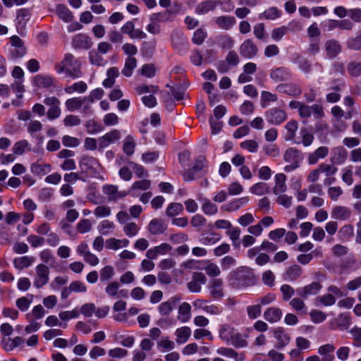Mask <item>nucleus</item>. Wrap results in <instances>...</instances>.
I'll return each instance as SVG.
<instances>
[{
    "label": "nucleus",
    "mask_w": 361,
    "mask_h": 361,
    "mask_svg": "<svg viewBox=\"0 0 361 361\" xmlns=\"http://www.w3.org/2000/svg\"><path fill=\"white\" fill-rule=\"evenodd\" d=\"M219 338L226 343L236 348H243L248 345L247 334H241L229 324H223L219 328Z\"/></svg>",
    "instance_id": "nucleus-1"
},
{
    "label": "nucleus",
    "mask_w": 361,
    "mask_h": 361,
    "mask_svg": "<svg viewBox=\"0 0 361 361\" xmlns=\"http://www.w3.org/2000/svg\"><path fill=\"white\" fill-rule=\"evenodd\" d=\"M81 63L71 54H66L61 62L56 63L54 68L58 73H65L73 78L81 76Z\"/></svg>",
    "instance_id": "nucleus-2"
},
{
    "label": "nucleus",
    "mask_w": 361,
    "mask_h": 361,
    "mask_svg": "<svg viewBox=\"0 0 361 361\" xmlns=\"http://www.w3.org/2000/svg\"><path fill=\"white\" fill-rule=\"evenodd\" d=\"M229 281L236 288L247 287L252 283L253 275L247 267H239L230 273Z\"/></svg>",
    "instance_id": "nucleus-3"
},
{
    "label": "nucleus",
    "mask_w": 361,
    "mask_h": 361,
    "mask_svg": "<svg viewBox=\"0 0 361 361\" xmlns=\"http://www.w3.org/2000/svg\"><path fill=\"white\" fill-rule=\"evenodd\" d=\"M82 173L93 176L99 173L101 165L98 160L92 157H84L79 162Z\"/></svg>",
    "instance_id": "nucleus-4"
},
{
    "label": "nucleus",
    "mask_w": 361,
    "mask_h": 361,
    "mask_svg": "<svg viewBox=\"0 0 361 361\" xmlns=\"http://www.w3.org/2000/svg\"><path fill=\"white\" fill-rule=\"evenodd\" d=\"M11 47L9 49L8 57L9 59L16 61L25 56L26 49L21 39L16 35L11 38Z\"/></svg>",
    "instance_id": "nucleus-5"
},
{
    "label": "nucleus",
    "mask_w": 361,
    "mask_h": 361,
    "mask_svg": "<svg viewBox=\"0 0 361 361\" xmlns=\"http://www.w3.org/2000/svg\"><path fill=\"white\" fill-rule=\"evenodd\" d=\"M36 277L33 284L37 288H40L47 284L49 281V270L48 267L43 264H38L36 267Z\"/></svg>",
    "instance_id": "nucleus-6"
},
{
    "label": "nucleus",
    "mask_w": 361,
    "mask_h": 361,
    "mask_svg": "<svg viewBox=\"0 0 361 361\" xmlns=\"http://www.w3.org/2000/svg\"><path fill=\"white\" fill-rule=\"evenodd\" d=\"M103 192L108 197L110 202H116L129 194L128 191L118 190V187L115 185H104Z\"/></svg>",
    "instance_id": "nucleus-7"
},
{
    "label": "nucleus",
    "mask_w": 361,
    "mask_h": 361,
    "mask_svg": "<svg viewBox=\"0 0 361 361\" xmlns=\"http://www.w3.org/2000/svg\"><path fill=\"white\" fill-rule=\"evenodd\" d=\"M274 338L276 340V348L283 349L290 341V336L283 328L276 327L272 329Z\"/></svg>",
    "instance_id": "nucleus-8"
},
{
    "label": "nucleus",
    "mask_w": 361,
    "mask_h": 361,
    "mask_svg": "<svg viewBox=\"0 0 361 361\" xmlns=\"http://www.w3.org/2000/svg\"><path fill=\"white\" fill-rule=\"evenodd\" d=\"M266 120L274 125H279L287 118L286 113L279 108H271L265 114Z\"/></svg>",
    "instance_id": "nucleus-9"
},
{
    "label": "nucleus",
    "mask_w": 361,
    "mask_h": 361,
    "mask_svg": "<svg viewBox=\"0 0 361 361\" xmlns=\"http://www.w3.org/2000/svg\"><path fill=\"white\" fill-rule=\"evenodd\" d=\"M322 285L317 281H313L303 287L297 289V293L302 298L306 299L310 296L317 295L322 290Z\"/></svg>",
    "instance_id": "nucleus-10"
},
{
    "label": "nucleus",
    "mask_w": 361,
    "mask_h": 361,
    "mask_svg": "<svg viewBox=\"0 0 361 361\" xmlns=\"http://www.w3.org/2000/svg\"><path fill=\"white\" fill-rule=\"evenodd\" d=\"M207 282L205 275L202 272H194L192 279L188 283V290L192 293H200L202 290V286Z\"/></svg>",
    "instance_id": "nucleus-11"
},
{
    "label": "nucleus",
    "mask_w": 361,
    "mask_h": 361,
    "mask_svg": "<svg viewBox=\"0 0 361 361\" xmlns=\"http://www.w3.org/2000/svg\"><path fill=\"white\" fill-rule=\"evenodd\" d=\"M121 133L118 130L114 129L109 133H106L103 136L98 139V145L100 149L107 147L112 143L121 139Z\"/></svg>",
    "instance_id": "nucleus-12"
},
{
    "label": "nucleus",
    "mask_w": 361,
    "mask_h": 361,
    "mask_svg": "<svg viewBox=\"0 0 361 361\" xmlns=\"http://www.w3.org/2000/svg\"><path fill=\"white\" fill-rule=\"evenodd\" d=\"M224 281L221 279H213L210 280L207 288L211 296L215 299H219L224 296Z\"/></svg>",
    "instance_id": "nucleus-13"
},
{
    "label": "nucleus",
    "mask_w": 361,
    "mask_h": 361,
    "mask_svg": "<svg viewBox=\"0 0 361 361\" xmlns=\"http://www.w3.org/2000/svg\"><path fill=\"white\" fill-rule=\"evenodd\" d=\"M92 44L91 37L83 33L75 35L72 39V46L75 49H89Z\"/></svg>",
    "instance_id": "nucleus-14"
},
{
    "label": "nucleus",
    "mask_w": 361,
    "mask_h": 361,
    "mask_svg": "<svg viewBox=\"0 0 361 361\" xmlns=\"http://www.w3.org/2000/svg\"><path fill=\"white\" fill-rule=\"evenodd\" d=\"M290 71L285 67H279L271 70L269 76L274 82L288 80L290 78Z\"/></svg>",
    "instance_id": "nucleus-15"
},
{
    "label": "nucleus",
    "mask_w": 361,
    "mask_h": 361,
    "mask_svg": "<svg viewBox=\"0 0 361 361\" xmlns=\"http://www.w3.org/2000/svg\"><path fill=\"white\" fill-rule=\"evenodd\" d=\"M214 23L219 29L229 30L234 27L236 20L231 16H220L214 18Z\"/></svg>",
    "instance_id": "nucleus-16"
},
{
    "label": "nucleus",
    "mask_w": 361,
    "mask_h": 361,
    "mask_svg": "<svg viewBox=\"0 0 361 361\" xmlns=\"http://www.w3.org/2000/svg\"><path fill=\"white\" fill-rule=\"evenodd\" d=\"M276 90L281 93L287 94L290 96L297 97L302 93L299 85L295 83H283L278 85Z\"/></svg>",
    "instance_id": "nucleus-17"
},
{
    "label": "nucleus",
    "mask_w": 361,
    "mask_h": 361,
    "mask_svg": "<svg viewBox=\"0 0 361 361\" xmlns=\"http://www.w3.org/2000/svg\"><path fill=\"white\" fill-rule=\"evenodd\" d=\"M240 53L241 56L247 59H251L257 54V47L252 40L246 39L240 45Z\"/></svg>",
    "instance_id": "nucleus-18"
},
{
    "label": "nucleus",
    "mask_w": 361,
    "mask_h": 361,
    "mask_svg": "<svg viewBox=\"0 0 361 361\" xmlns=\"http://www.w3.org/2000/svg\"><path fill=\"white\" fill-rule=\"evenodd\" d=\"M286 176L283 173H276L274 176L273 192L275 195L284 193L287 190Z\"/></svg>",
    "instance_id": "nucleus-19"
},
{
    "label": "nucleus",
    "mask_w": 361,
    "mask_h": 361,
    "mask_svg": "<svg viewBox=\"0 0 361 361\" xmlns=\"http://www.w3.org/2000/svg\"><path fill=\"white\" fill-rule=\"evenodd\" d=\"M220 0H206L200 3L195 8V13L198 15H204L214 11L219 6Z\"/></svg>",
    "instance_id": "nucleus-20"
},
{
    "label": "nucleus",
    "mask_w": 361,
    "mask_h": 361,
    "mask_svg": "<svg viewBox=\"0 0 361 361\" xmlns=\"http://www.w3.org/2000/svg\"><path fill=\"white\" fill-rule=\"evenodd\" d=\"M180 300L178 295L170 298L167 301L161 302L158 307L159 312L163 316H168L171 314L176 304Z\"/></svg>",
    "instance_id": "nucleus-21"
},
{
    "label": "nucleus",
    "mask_w": 361,
    "mask_h": 361,
    "mask_svg": "<svg viewBox=\"0 0 361 361\" xmlns=\"http://www.w3.org/2000/svg\"><path fill=\"white\" fill-rule=\"evenodd\" d=\"M282 315V310L279 307H276L267 308L263 314L264 319L271 324L276 323L280 321Z\"/></svg>",
    "instance_id": "nucleus-22"
},
{
    "label": "nucleus",
    "mask_w": 361,
    "mask_h": 361,
    "mask_svg": "<svg viewBox=\"0 0 361 361\" xmlns=\"http://www.w3.org/2000/svg\"><path fill=\"white\" fill-rule=\"evenodd\" d=\"M331 214L335 219L345 221L350 219L352 212L348 207L338 205L332 209Z\"/></svg>",
    "instance_id": "nucleus-23"
},
{
    "label": "nucleus",
    "mask_w": 361,
    "mask_h": 361,
    "mask_svg": "<svg viewBox=\"0 0 361 361\" xmlns=\"http://www.w3.org/2000/svg\"><path fill=\"white\" fill-rule=\"evenodd\" d=\"M302 159L300 151L293 147L288 148L283 154V159L287 163L300 164Z\"/></svg>",
    "instance_id": "nucleus-24"
},
{
    "label": "nucleus",
    "mask_w": 361,
    "mask_h": 361,
    "mask_svg": "<svg viewBox=\"0 0 361 361\" xmlns=\"http://www.w3.org/2000/svg\"><path fill=\"white\" fill-rule=\"evenodd\" d=\"M249 202V197H242L234 199L223 206V209L228 212H234L244 207Z\"/></svg>",
    "instance_id": "nucleus-25"
},
{
    "label": "nucleus",
    "mask_w": 361,
    "mask_h": 361,
    "mask_svg": "<svg viewBox=\"0 0 361 361\" xmlns=\"http://www.w3.org/2000/svg\"><path fill=\"white\" fill-rule=\"evenodd\" d=\"M33 84L39 88H49L54 85V79L48 75L39 74L34 77Z\"/></svg>",
    "instance_id": "nucleus-26"
},
{
    "label": "nucleus",
    "mask_w": 361,
    "mask_h": 361,
    "mask_svg": "<svg viewBox=\"0 0 361 361\" xmlns=\"http://www.w3.org/2000/svg\"><path fill=\"white\" fill-rule=\"evenodd\" d=\"M166 228L164 221L160 219H153L147 226L149 232L152 235L161 234L166 231Z\"/></svg>",
    "instance_id": "nucleus-27"
},
{
    "label": "nucleus",
    "mask_w": 361,
    "mask_h": 361,
    "mask_svg": "<svg viewBox=\"0 0 361 361\" xmlns=\"http://www.w3.org/2000/svg\"><path fill=\"white\" fill-rule=\"evenodd\" d=\"M325 51L328 58L334 59L341 51V46L338 41L329 39L325 43Z\"/></svg>",
    "instance_id": "nucleus-28"
},
{
    "label": "nucleus",
    "mask_w": 361,
    "mask_h": 361,
    "mask_svg": "<svg viewBox=\"0 0 361 361\" xmlns=\"http://www.w3.org/2000/svg\"><path fill=\"white\" fill-rule=\"evenodd\" d=\"M191 329L189 326H183L175 331L176 343L181 345L186 343L191 336Z\"/></svg>",
    "instance_id": "nucleus-29"
},
{
    "label": "nucleus",
    "mask_w": 361,
    "mask_h": 361,
    "mask_svg": "<svg viewBox=\"0 0 361 361\" xmlns=\"http://www.w3.org/2000/svg\"><path fill=\"white\" fill-rule=\"evenodd\" d=\"M191 318V305L185 302L178 307V319L182 323L188 322Z\"/></svg>",
    "instance_id": "nucleus-30"
},
{
    "label": "nucleus",
    "mask_w": 361,
    "mask_h": 361,
    "mask_svg": "<svg viewBox=\"0 0 361 361\" xmlns=\"http://www.w3.org/2000/svg\"><path fill=\"white\" fill-rule=\"evenodd\" d=\"M130 241L128 239H117L111 238L106 241V247L109 250H117L122 247H128Z\"/></svg>",
    "instance_id": "nucleus-31"
},
{
    "label": "nucleus",
    "mask_w": 361,
    "mask_h": 361,
    "mask_svg": "<svg viewBox=\"0 0 361 361\" xmlns=\"http://www.w3.org/2000/svg\"><path fill=\"white\" fill-rule=\"evenodd\" d=\"M151 185V181L147 179H142L140 180L135 181L131 185L128 190L129 194L130 193L133 197L138 196L137 190H146L149 188Z\"/></svg>",
    "instance_id": "nucleus-32"
},
{
    "label": "nucleus",
    "mask_w": 361,
    "mask_h": 361,
    "mask_svg": "<svg viewBox=\"0 0 361 361\" xmlns=\"http://www.w3.org/2000/svg\"><path fill=\"white\" fill-rule=\"evenodd\" d=\"M329 153L327 147H319L313 153L310 154L308 156V162L310 164H316L319 159L324 158Z\"/></svg>",
    "instance_id": "nucleus-33"
},
{
    "label": "nucleus",
    "mask_w": 361,
    "mask_h": 361,
    "mask_svg": "<svg viewBox=\"0 0 361 361\" xmlns=\"http://www.w3.org/2000/svg\"><path fill=\"white\" fill-rule=\"evenodd\" d=\"M35 262V257L31 256H23L13 259L15 268L22 270L30 267Z\"/></svg>",
    "instance_id": "nucleus-34"
},
{
    "label": "nucleus",
    "mask_w": 361,
    "mask_h": 361,
    "mask_svg": "<svg viewBox=\"0 0 361 361\" xmlns=\"http://www.w3.org/2000/svg\"><path fill=\"white\" fill-rule=\"evenodd\" d=\"M56 13L59 18L66 23L72 21L73 18L72 12L63 4H59L56 6Z\"/></svg>",
    "instance_id": "nucleus-35"
},
{
    "label": "nucleus",
    "mask_w": 361,
    "mask_h": 361,
    "mask_svg": "<svg viewBox=\"0 0 361 361\" xmlns=\"http://www.w3.org/2000/svg\"><path fill=\"white\" fill-rule=\"evenodd\" d=\"M87 102L85 97H73L66 101L65 105L69 111H75L80 108Z\"/></svg>",
    "instance_id": "nucleus-36"
},
{
    "label": "nucleus",
    "mask_w": 361,
    "mask_h": 361,
    "mask_svg": "<svg viewBox=\"0 0 361 361\" xmlns=\"http://www.w3.org/2000/svg\"><path fill=\"white\" fill-rule=\"evenodd\" d=\"M115 228V224L109 220H103L97 226L99 233L103 235H110L114 232Z\"/></svg>",
    "instance_id": "nucleus-37"
},
{
    "label": "nucleus",
    "mask_w": 361,
    "mask_h": 361,
    "mask_svg": "<svg viewBox=\"0 0 361 361\" xmlns=\"http://www.w3.org/2000/svg\"><path fill=\"white\" fill-rule=\"evenodd\" d=\"M281 11L278 8L272 6L259 15V19L274 20L280 17Z\"/></svg>",
    "instance_id": "nucleus-38"
},
{
    "label": "nucleus",
    "mask_w": 361,
    "mask_h": 361,
    "mask_svg": "<svg viewBox=\"0 0 361 361\" xmlns=\"http://www.w3.org/2000/svg\"><path fill=\"white\" fill-rule=\"evenodd\" d=\"M285 128L286 130V133L284 136V139L286 141L293 140L298 128V122L295 120H291L286 123Z\"/></svg>",
    "instance_id": "nucleus-39"
},
{
    "label": "nucleus",
    "mask_w": 361,
    "mask_h": 361,
    "mask_svg": "<svg viewBox=\"0 0 361 361\" xmlns=\"http://www.w3.org/2000/svg\"><path fill=\"white\" fill-rule=\"evenodd\" d=\"M51 171L49 164L35 163L31 166V171L37 176H44Z\"/></svg>",
    "instance_id": "nucleus-40"
},
{
    "label": "nucleus",
    "mask_w": 361,
    "mask_h": 361,
    "mask_svg": "<svg viewBox=\"0 0 361 361\" xmlns=\"http://www.w3.org/2000/svg\"><path fill=\"white\" fill-rule=\"evenodd\" d=\"M32 300L33 295H28L27 296L18 298L16 301V305L20 311L25 312L30 308Z\"/></svg>",
    "instance_id": "nucleus-41"
},
{
    "label": "nucleus",
    "mask_w": 361,
    "mask_h": 361,
    "mask_svg": "<svg viewBox=\"0 0 361 361\" xmlns=\"http://www.w3.org/2000/svg\"><path fill=\"white\" fill-rule=\"evenodd\" d=\"M137 66L135 58L129 56L126 59L124 67L121 71L126 77H130L133 75V70Z\"/></svg>",
    "instance_id": "nucleus-42"
},
{
    "label": "nucleus",
    "mask_w": 361,
    "mask_h": 361,
    "mask_svg": "<svg viewBox=\"0 0 361 361\" xmlns=\"http://www.w3.org/2000/svg\"><path fill=\"white\" fill-rule=\"evenodd\" d=\"M135 142L132 135H128L123 140V150L127 156H131L135 151Z\"/></svg>",
    "instance_id": "nucleus-43"
},
{
    "label": "nucleus",
    "mask_w": 361,
    "mask_h": 361,
    "mask_svg": "<svg viewBox=\"0 0 361 361\" xmlns=\"http://www.w3.org/2000/svg\"><path fill=\"white\" fill-rule=\"evenodd\" d=\"M250 192L256 195H263L269 192V187L265 183L259 182L250 188Z\"/></svg>",
    "instance_id": "nucleus-44"
},
{
    "label": "nucleus",
    "mask_w": 361,
    "mask_h": 361,
    "mask_svg": "<svg viewBox=\"0 0 361 361\" xmlns=\"http://www.w3.org/2000/svg\"><path fill=\"white\" fill-rule=\"evenodd\" d=\"M45 314V310L41 305L35 306L31 312L26 314V319L29 321L34 319H40Z\"/></svg>",
    "instance_id": "nucleus-45"
},
{
    "label": "nucleus",
    "mask_w": 361,
    "mask_h": 361,
    "mask_svg": "<svg viewBox=\"0 0 361 361\" xmlns=\"http://www.w3.org/2000/svg\"><path fill=\"white\" fill-rule=\"evenodd\" d=\"M87 90V84L83 81H79L73 83L72 85L66 87L65 91L68 94H72L73 92L84 93Z\"/></svg>",
    "instance_id": "nucleus-46"
},
{
    "label": "nucleus",
    "mask_w": 361,
    "mask_h": 361,
    "mask_svg": "<svg viewBox=\"0 0 361 361\" xmlns=\"http://www.w3.org/2000/svg\"><path fill=\"white\" fill-rule=\"evenodd\" d=\"M140 227L138 225L133 221L127 222L123 226V232L129 238L135 237L137 235Z\"/></svg>",
    "instance_id": "nucleus-47"
},
{
    "label": "nucleus",
    "mask_w": 361,
    "mask_h": 361,
    "mask_svg": "<svg viewBox=\"0 0 361 361\" xmlns=\"http://www.w3.org/2000/svg\"><path fill=\"white\" fill-rule=\"evenodd\" d=\"M240 228L233 226H231V227L226 231V234L232 241L234 247L240 246L238 240L240 235Z\"/></svg>",
    "instance_id": "nucleus-48"
},
{
    "label": "nucleus",
    "mask_w": 361,
    "mask_h": 361,
    "mask_svg": "<svg viewBox=\"0 0 361 361\" xmlns=\"http://www.w3.org/2000/svg\"><path fill=\"white\" fill-rule=\"evenodd\" d=\"M302 272L303 270L300 266L294 264L288 267L286 275L290 281H295L302 275Z\"/></svg>",
    "instance_id": "nucleus-49"
},
{
    "label": "nucleus",
    "mask_w": 361,
    "mask_h": 361,
    "mask_svg": "<svg viewBox=\"0 0 361 361\" xmlns=\"http://www.w3.org/2000/svg\"><path fill=\"white\" fill-rule=\"evenodd\" d=\"M183 211V206L180 203L173 202L168 205L166 214L169 217L178 215Z\"/></svg>",
    "instance_id": "nucleus-50"
},
{
    "label": "nucleus",
    "mask_w": 361,
    "mask_h": 361,
    "mask_svg": "<svg viewBox=\"0 0 361 361\" xmlns=\"http://www.w3.org/2000/svg\"><path fill=\"white\" fill-rule=\"evenodd\" d=\"M356 259L354 256L350 255L345 258L340 265V268L343 272L355 270Z\"/></svg>",
    "instance_id": "nucleus-51"
},
{
    "label": "nucleus",
    "mask_w": 361,
    "mask_h": 361,
    "mask_svg": "<svg viewBox=\"0 0 361 361\" xmlns=\"http://www.w3.org/2000/svg\"><path fill=\"white\" fill-rule=\"evenodd\" d=\"M202 210L206 215H214L218 212L217 206L209 200L204 199L202 206Z\"/></svg>",
    "instance_id": "nucleus-52"
},
{
    "label": "nucleus",
    "mask_w": 361,
    "mask_h": 361,
    "mask_svg": "<svg viewBox=\"0 0 361 361\" xmlns=\"http://www.w3.org/2000/svg\"><path fill=\"white\" fill-rule=\"evenodd\" d=\"M221 235L217 233L211 232L208 235H204L200 239V243L204 245H212L220 240Z\"/></svg>",
    "instance_id": "nucleus-53"
},
{
    "label": "nucleus",
    "mask_w": 361,
    "mask_h": 361,
    "mask_svg": "<svg viewBox=\"0 0 361 361\" xmlns=\"http://www.w3.org/2000/svg\"><path fill=\"white\" fill-rule=\"evenodd\" d=\"M30 146L29 142L26 140H21L16 142L13 146L12 151L16 155H22L25 153V149Z\"/></svg>",
    "instance_id": "nucleus-54"
},
{
    "label": "nucleus",
    "mask_w": 361,
    "mask_h": 361,
    "mask_svg": "<svg viewBox=\"0 0 361 361\" xmlns=\"http://www.w3.org/2000/svg\"><path fill=\"white\" fill-rule=\"evenodd\" d=\"M302 137L301 143L305 147H309L313 142L314 137L313 134L306 128H302L300 131Z\"/></svg>",
    "instance_id": "nucleus-55"
},
{
    "label": "nucleus",
    "mask_w": 361,
    "mask_h": 361,
    "mask_svg": "<svg viewBox=\"0 0 361 361\" xmlns=\"http://www.w3.org/2000/svg\"><path fill=\"white\" fill-rule=\"evenodd\" d=\"M157 348L162 352L169 351L175 348V343L168 338H161L157 342Z\"/></svg>",
    "instance_id": "nucleus-56"
},
{
    "label": "nucleus",
    "mask_w": 361,
    "mask_h": 361,
    "mask_svg": "<svg viewBox=\"0 0 361 361\" xmlns=\"http://www.w3.org/2000/svg\"><path fill=\"white\" fill-rule=\"evenodd\" d=\"M246 311L247 313V316L251 319H255L258 318L262 314V307L261 305H248L246 307Z\"/></svg>",
    "instance_id": "nucleus-57"
},
{
    "label": "nucleus",
    "mask_w": 361,
    "mask_h": 361,
    "mask_svg": "<svg viewBox=\"0 0 361 361\" xmlns=\"http://www.w3.org/2000/svg\"><path fill=\"white\" fill-rule=\"evenodd\" d=\"M240 147L251 153L257 152L259 148L258 143L254 140H245L240 144Z\"/></svg>",
    "instance_id": "nucleus-58"
},
{
    "label": "nucleus",
    "mask_w": 361,
    "mask_h": 361,
    "mask_svg": "<svg viewBox=\"0 0 361 361\" xmlns=\"http://www.w3.org/2000/svg\"><path fill=\"white\" fill-rule=\"evenodd\" d=\"M99 54L100 53L94 50L90 51L89 59L92 64L98 66H104L106 64V62L104 61L102 56L99 55Z\"/></svg>",
    "instance_id": "nucleus-59"
},
{
    "label": "nucleus",
    "mask_w": 361,
    "mask_h": 361,
    "mask_svg": "<svg viewBox=\"0 0 361 361\" xmlns=\"http://www.w3.org/2000/svg\"><path fill=\"white\" fill-rule=\"evenodd\" d=\"M204 269L209 276L216 277L221 274V270L218 265L210 262H207Z\"/></svg>",
    "instance_id": "nucleus-60"
},
{
    "label": "nucleus",
    "mask_w": 361,
    "mask_h": 361,
    "mask_svg": "<svg viewBox=\"0 0 361 361\" xmlns=\"http://www.w3.org/2000/svg\"><path fill=\"white\" fill-rule=\"evenodd\" d=\"M288 31L289 28L287 26L274 28L271 32V38L274 41H280Z\"/></svg>",
    "instance_id": "nucleus-61"
},
{
    "label": "nucleus",
    "mask_w": 361,
    "mask_h": 361,
    "mask_svg": "<svg viewBox=\"0 0 361 361\" xmlns=\"http://www.w3.org/2000/svg\"><path fill=\"white\" fill-rule=\"evenodd\" d=\"M114 275V269L110 266H106L100 270V280L106 281L110 280Z\"/></svg>",
    "instance_id": "nucleus-62"
},
{
    "label": "nucleus",
    "mask_w": 361,
    "mask_h": 361,
    "mask_svg": "<svg viewBox=\"0 0 361 361\" xmlns=\"http://www.w3.org/2000/svg\"><path fill=\"white\" fill-rule=\"evenodd\" d=\"M277 198L276 202L283 206V207L288 209L290 208L292 205L293 197L291 196H288L284 193L280 194L277 195Z\"/></svg>",
    "instance_id": "nucleus-63"
},
{
    "label": "nucleus",
    "mask_w": 361,
    "mask_h": 361,
    "mask_svg": "<svg viewBox=\"0 0 361 361\" xmlns=\"http://www.w3.org/2000/svg\"><path fill=\"white\" fill-rule=\"evenodd\" d=\"M339 235L341 238L348 240L354 235V228L352 225H344L339 231Z\"/></svg>",
    "instance_id": "nucleus-64"
}]
</instances>
